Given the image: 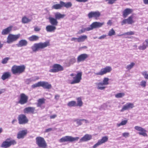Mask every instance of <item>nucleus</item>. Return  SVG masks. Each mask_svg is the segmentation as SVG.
Returning <instances> with one entry per match:
<instances>
[{
  "label": "nucleus",
  "mask_w": 148,
  "mask_h": 148,
  "mask_svg": "<svg viewBox=\"0 0 148 148\" xmlns=\"http://www.w3.org/2000/svg\"><path fill=\"white\" fill-rule=\"evenodd\" d=\"M50 45L49 41H47L44 42H40L34 44L32 47L31 48L33 52H36L40 49H42Z\"/></svg>",
  "instance_id": "1"
},
{
  "label": "nucleus",
  "mask_w": 148,
  "mask_h": 148,
  "mask_svg": "<svg viewBox=\"0 0 148 148\" xmlns=\"http://www.w3.org/2000/svg\"><path fill=\"white\" fill-rule=\"evenodd\" d=\"M25 66L24 65H14L13 66L11 69L12 73L14 75H19L24 72Z\"/></svg>",
  "instance_id": "2"
},
{
  "label": "nucleus",
  "mask_w": 148,
  "mask_h": 148,
  "mask_svg": "<svg viewBox=\"0 0 148 148\" xmlns=\"http://www.w3.org/2000/svg\"><path fill=\"white\" fill-rule=\"evenodd\" d=\"M72 5V4L71 2H68L65 3L63 1H60L59 4H54L52 7V9L56 10L60 9L64 7L66 8H71Z\"/></svg>",
  "instance_id": "3"
},
{
  "label": "nucleus",
  "mask_w": 148,
  "mask_h": 148,
  "mask_svg": "<svg viewBox=\"0 0 148 148\" xmlns=\"http://www.w3.org/2000/svg\"><path fill=\"white\" fill-rule=\"evenodd\" d=\"M36 143L38 147L42 148H46L47 144L44 138L40 136L37 137L36 138Z\"/></svg>",
  "instance_id": "4"
},
{
  "label": "nucleus",
  "mask_w": 148,
  "mask_h": 148,
  "mask_svg": "<svg viewBox=\"0 0 148 148\" xmlns=\"http://www.w3.org/2000/svg\"><path fill=\"white\" fill-rule=\"evenodd\" d=\"M79 139V137H73L71 136H65L63 137L59 140L60 143H64L66 142H73L76 141H77Z\"/></svg>",
  "instance_id": "5"
},
{
  "label": "nucleus",
  "mask_w": 148,
  "mask_h": 148,
  "mask_svg": "<svg viewBox=\"0 0 148 148\" xmlns=\"http://www.w3.org/2000/svg\"><path fill=\"white\" fill-rule=\"evenodd\" d=\"M52 68L49 71L50 72L53 73L63 71L64 69L63 67L59 64H54L52 65Z\"/></svg>",
  "instance_id": "6"
},
{
  "label": "nucleus",
  "mask_w": 148,
  "mask_h": 148,
  "mask_svg": "<svg viewBox=\"0 0 148 148\" xmlns=\"http://www.w3.org/2000/svg\"><path fill=\"white\" fill-rule=\"evenodd\" d=\"M21 35L18 34L16 35H14L10 34L7 38V42L8 43H10L16 41L20 37Z\"/></svg>",
  "instance_id": "7"
},
{
  "label": "nucleus",
  "mask_w": 148,
  "mask_h": 148,
  "mask_svg": "<svg viewBox=\"0 0 148 148\" xmlns=\"http://www.w3.org/2000/svg\"><path fill=\"white\" fill-rule=\"evenodd\" d=\"M82 72L78 73L75 76L73 77V80L70 82V83L71 84L79 83L82 79Z\"/></svg>",
  "instance_id": "8"
},
{
  "label": "nucleus",
  "mask_w": 148,
  "mask_h": 148,
  "mask_svg": "<svg viewBox=\"0 0 148 148\" xmlns=\"http://www.w3.org/2000/svg\"><path fill=\"white\" fill-rule=\"evenodd\" d=\"M18 98V103L21 105H23L27 102L28 97L25 94L22 93L20 94Z\"/></svg>",
  "instance_id": "9"
},
{
  "label": "nucleus",
  "mask_w": 148,
  "mask_h": 148,
  "mask_svg": "<svg viewBox=\"0 0 148 148\" xmlns=\"http://www.w3.org/2000/svg\"><path fill=\"white\" fill-rule=\"evenodd\" d=\"M111 67L106 66L105 67L101 69L100 71L98 73H95V75H102L107 73H109L112 71Z\"/></svg>",
  "instance_id": "10"
},
{
  "label": "nucleus",
  "mask_w": 148,
  "mask_h": 148,
  "mask_svg": "<svg viewBox=\"0 0 148 148\" xmlns=\"http://www.w3.org/2000/svg\"><path fill=\"white\" fill-rule=\"evenodd\" d=\"M18 123L20 124H25L28 123L29 120L26 116L24 114L18 115Z\"/></svg>",
  "instance_id": "11"
},
{
  "label": "nucleus",
  "mask_w": 148,
  "mask_h": 148,
  "mask_svg": "<svg viewBox=\"0 0 148 148\" xmlns=\"http://www.w3.org/2000/svg\"><path fill=\"white\" fill-rule=\"evenodd\" d=\"M101 16V13L99 11H91L89 13L88 16L89 18H92L98 19Z\"/></svg>",
  "instance_id": "12"
},
{
  "label": "nucleus",
  "mask_w": 148,
  "mask_h": 148,
  "mask_svg": "<svg viewBox=\"0 0 148 148\" xmlns=\"http://www.w3.org/2000/svg\"><path fill=\"white\" fill-rule=\"evenodd\" d=\"M104 24V22L100 23L95 22L92 23L89 27L88 30H92L93 29L99 28L101 27Z\"/></svg>",
  "instance_id": "13"
},
{
  "label": "nucleus",
  "mask_w": 148,
  "mask_h": 148,
  "mask_svg": "<svg viewBox=\"0 0 148 148\" xmlns=\"http://www.w3.org/2000/svg\"><path fill=\"white\" fill-rule=\"evenodd\" d=\"M108 140V137L107 136L103 137L102 138L99 140L98 142L95 144L92 147L93 148H96L99 145L106 142Z\"/></svg>",
  "instance_id": "14"
},
{
  "label": "nucleus",
  "mask_w": 148,
  "mask_h": 148,
  "mask_svg": "<svg viewBox=\"0 0 148 148\" xmlns=\"http://www.w3.org/2000/svg\"><path fill=\"white\" fill-rule=\"evenodd\" d=\"M134 128L137 131L139 132H138L139 135H142L144 137H147V135L146 133L147 131L144 128L138 126H135Z\"/></svg>",
  "instance_id": "15"
},
{
  "label": "nucleus",
  "mask_w": 148,
  "mask_h": 148,
  "mask_svg": "<svg viewBox=\"0 0 148 148\" xmlns=\"http://www.w3.org/2000/svg\"><path fill=\"white\" fill-rule=\"evenodd\" d=\"M133 16L132 15L130 16L126 19H124L121 23V25H123L126 23L129 24H132L134 22L133 20Z\"/></svg>",
  "instance_id": "16"
},
{
  "label": "nucleus",
  "mask_w": 148,
  "mask_h": 148,
  "mask_svg": "<svg viewBox=\"0 0 148 148\" xmlns=\"http://www.w3.org/2000/svg\"><path fill=\"white\" fill-rule=\"evenodd\" d=\"M27 133V130H23L19 131L17 134V138L18 139L23 138Z\"/></svg>",
  "instance_id": "17"
},
{
  "label": "nucleus",
  "mask_w": 148,
  "mask_h": 148,
  "mask_svg": "<svg viewBox=\"0 0 148 148\" xmlns=\"http://www.w3.org/2000/svg\"><path fill=\"white\" fill-rule=\"evenodd\" d=\"M134 107V104L132 103H127L123 106L121 110V112H123L125 110L132 108Z\"/></svg>",
  "instance_id": "18"
},
{
  "label": "nucleus",
  "mask_w": 148,
  "mask_h": 148,
  "mask_svg": "<svg viewBox=\"0 0 148 148\" xmlns=\"http://www.w3.org/2000/svg\"><path fill=\"white\" fill-rule=\"evenodd\" d=\"M88 57V55L86 53H83L79 56L77 58V62H79L85 60Z\"/></svg>",
  "instance_id": "19"
},
{
  "label": "nucleus",
  "mask_w": 148,
  "mask_h": 148,
  "mask_svg": "<svg viewBox=\"0 0 148 148\" xmlns=\"http://www.w3.org/2000/svg\"><path fill=\"white\" fill-rule=\"evenodd\" d=\"M40 86L44 88L50 89L52 87L51 84L48 82L45 81H40Z\"/></svg>",
  "instance_id": "20"
},
{
  "label": "nucleus",
  "mask_w": 148,
  "mask_h": 148,
  "mask_svg": "<svg viewBox=\"0 0 148 148\" xmlns=\"http://www.w3.org/2000/svg\"><path fill=\"white\" fill-rule=\"evenodd\" d=\"M46 99L44 98L39 99L37 101V106L38 107H40L42 109L45 108V106H42V105L45 103Z\"/></svg>",
  "instance_id": "21"
},
{
  "label": "nucleus",
  "mask_w": 148,
  "mask_h": 148,
  "mask_svg": "<svg viewBox=\"0 0 148 148\" xmlns=\"http://www.w3.org/2000/svg\"><path fill=\"white\" fill-rule=\"evenodd\" d=\"M133 11L132 9L127 8L124 10L123 12V18H126L127 16L131 14Z\"/></svg>",
  "instance_id": "22"
},
{
  "label": "nucleus",
  "mask_w": 148,
  "mask_h": 148,
  "mask_svg": "<svg viewBox=\"0 0 148 148\" xmlns=\"http://www.w3.org/2000/svg\"><path fill=\"white\" fill-rule=\"evenodd\" d=\"M92 138V136L91 135L86 134L80 139V142H86L90 140Z\"/></svg>",
  "instance_id": "23"
},
{
  "label": "nucleus",
  "mask_w": 148,
  "mask_h": 148,
  "mask_svg": "<svg viewBox=\"0 0 148 148\" xmlns=\"http://www.w3.org/2000/svg\"><path fill=\"white\" fill-rule=\"evenodd\" d=\"M35 107H29L25 108L24 110V112L25 113H31L34 114L35 110Z\"/></svg>",
  "instance_id": "24"
},
{
  "label": "nucleus",
  "mask_w": 148,
  "mask_h": 148,
  "mask_svg": "<svg viewBox=\"0 0 148 148\" xmlns=\"http://www.w3.org/2000/svg\"><path fill=\"white\" fill-rule=\"evenodd\" d=\"M12 26H10L3 29L1 32V34L2 35L8 34L12 31Z\"/></svg>",
  "instance_id": "25"
},
{
  "label": "nucleus",
  "mask_w": 148,
  "mask_h": 148,
  "mask_svg": "<svg viewBox=\"0 0 148 148\" xmlns=\"http://www.w3.org/2000/svg\"><path fill=\"white\" fill-rule=\"evenodd\" d=\"M46 29L47 32H54L56 29V26L53 25H48L46 27Z\"/></svg>",
  "instance_id": "26"
},
{
  "label": "nucleus",
  "mask_w": 148,
  "mask_h": 148,
  "mask_svg": "<svg viewBox=\"0 0 148 148\" xmlns=\"http://www.w3.org/2000/svg\"><path fill=\"white\" fill-rule=\"evenodd\" d=\"M49 21L52 25L56 26L58 25V22L55 18L50 17L49 18Z\"/></svg>",
  "instance_id": "27"
},
{
  "label": "nucleus",
  "mask_w": 148,
  "mask_h": 148,
  "mask_svg": "<svg viewBox=\"0 0 148 148\" xmlns=\"http://www.w3.org/2000/svg\"><path fill=\"white\" fill-rule=\"evenodd\" d=\"M11 76L10 73L7 72L4 73L2 75L1 78L3 80L10 78Z\"/></svg>",
  "instance_id": "28"
},
{
  "label": "nucleus",
  "mask_w": 148,
  "mask_h": 148,
  "mask_svg": "<svg viewBox=\"0 0 148 148\" xmlns=\"http://www.w3.org/2000/svg\"><path fill=\"white\" fill-rule=\"evenodd\" d=\"M10 140V138H8L6 140L3 142L1 145V147L5 148H7L10 147L9 140Z\"/></svg>",
  "instance_id": "29"
},
{
  "label": "nucleus",
  "mask_w": 148,
  "mask_h": 148,
  "mask_svg": "<svg viewBox=\"0 0 148 148\" xmlns=\"http://www.w3.org/2000/svg\"><path fill=\"white\" fill-rule=\"evenodd\" d=\"M27 44V41L25 40H21L19 41L17 44L18 47H22L26 46Z\"/></svg>",
  "instance_id": "30"
},
{
  "label": "nucleus",
  "mask_w": 148,
  "mask_h": 148,
  "mask_svg": "<svg viewBox=\"0 0 148 148\" xmlns=\"http://www.w3.org/2000/svg\"><path fill=\"white\" fill-rule=\"evenodd\" d=\"M39 37L38 36L33 35L28 38V40L30 41H36L38 40Z\"/></svg>",
  "instance_id": "31"
},
{
  "label": "nucleus",
  "mask_w": 148,
  "mask_h": 148,
  "mask_svg": "<svg viewBox=\"0 0 148 148\" xmlns=\"http://www.w3.org/2000/svg\"><path fill=\"white\" fill-rule=\"evenodd\" d=\"M65 15L64 14H61L59 12H58L55 14V18L57 20H59L63 18Z\"/></svg>",
  "instance_id": "32"
},
{
  "label": "nucleus",
  "mask_w": 148,
  "mask_h": 148,
  "mask_svg": "<svg viewBox=\"0 0 148 148\" xmlns=\"http://www.w3.org/2000/svg\"><path fill=\"white\" fill-rule=\"evenodd\" d=\"M31 21V19L25 16H23L22 18V22L24 24L28 23Z\"/></svg>",
  "instance_id": "33"
},
{
  "label": "nucleus",
  "mask_w": 148,
  "mask_h": 148,
  "mask_svg": "<svg viewBox=\"0 0 148 148\" xmlns=\"http://www.w3.org/2000/svg\"><path fill=\"white\" fill-rule=\"evenodd\" d=\"M97 88L98 89L103 90H104L106 88V87L104 86L105 85L101 82L97 83Z\"/></svg>",
  "instance_id": "34"
},
{
  "label": "nucleus",
  "mask_w": 148,
  "mask_h": 148,
  "mask_svg": "<svg viewBox=\"0 0 148 148\" xmlns=\"http://www.w3.org/2000/svg\"><path fill=\"white\" fill-rule=\"evenodd\" d=\"M87 38V36L86 35H82L79 36L78 38V42H81L84 41Z\"/></svg>",
  "instance_id": "35"
},
{
  "label": "nucleus",
  "mask_w": 148,
  "mask_h": 148,
  "mask_svg": "<svg viewBox=\"0 0 148 148\" xmlns=\"http://www.w3.org/2000/svg\"><path fill=\"white\" fill-rule=\"evenodd\" d=\"M77 103H76V106L81 107L82 106L83 103L81 97H78L76 99Z\"/></svg>",
  "instance_id": "36"
},
{
  "label": "nucleus",
  "mask_w": 148,
  "mask_h": 148,
  "mask_svg": "<svg viewBox=\"0 0 148 148\" xmlns=\"http://www.w3.org/2000/svg\"><path fill=\"white\" fill-rule=\"evenodd\" d=\"M67 106L70 107L76 106V103L75 101H71L69 102Z\"/></svg>",
  "instance_id": "37"
},
{
  "label": "nucleus",
  "mask_w": 148,
  "mask_h": 148,
  "mask_svg": "<svg viewBox=\"0 0 148 148\" xmlns=\"http://www.w3.org/2000/svg\"><path fill=\"white\" fill-rule=\"evenodd\" d=\"M89 27H86V28H83L82 29L79 30L77 32V34H81L82 33L86 31H89L90 30H88Z\"/></svg>",
  "instance_id": "38"
},
{
  "label": "nucleus",
  "mask_w": 148,
  "mask_h": 148,
  "mask_svg": "<svg viewBox=\"0 0 148 148\" xmlns=\"http://www.w3.org/2000/svg\"><path fill=\"white\" fill-rule=\"evenodd\" d=\"M127 122V120H124L121 121V123H117V126L119 127L121 125H124L126 124Z\"/></svg>",
  "instance_id": "39"
},
{
  "label": "nucleus",
  "mask_w": 148,
  "mask_h": 148,
  "mask_svg": "<svg viewBox=\"0 0 148 148\" xmlns=\"http://www.w3.org/2000/svg\"><path fill=\"white\" fill-rule=\"evenodd\" d=\"M109 79L108 77H104L102 82L105 85H107L109 84L108 81Z\"/></svg>",
  "instance_id": "40"
},
{
  "label": "nucleus",
  "mask_w": 148,
  "mask_h": 148,
  "mask_svg": "<svg viewBox=\"0 0 148 148\" xmlns=\"http://www.w3.org/2000/svg\"><path fill=\"white\" fill-rule=\"evenodd\" d=\"M135 65V64L134 62H132L130 64L127 66L126 69L128 70H130Z\"/></svg>",
  "instance_id": "41"
},
{
  "label": "nucleus",
  "mask_w": 148,
  "mask_h": 148,
  "mask_svg": "<svg viewBox=\"0 0 148 148\" xmlns=\"http://www.w3.org/2000/svg\"><path fill=\"white\" fill-rule=\"evenodd\" d=\"M115 34V32L113 29H112L110 30L108 33V36H112Z\"/></svg>",
  "instance_id": "42"
},
{
  "label": "nucleus",
  "mask_w": 148,
  "mask_h": 148,
  "mask_svg": "<svg viewBox=\"0 0 148 148\" xmlns=\"http://www.w3.org/2000/svg\"><path fill=\"white\" fill-rule=\"evenodd\" d=\"M124 93H117L115 95V97L116 98H121L125 95Z\"/></svg>",
  "instance_id": "43"
},
{
  "label": "nucleus",
  "mask_w": 148,
  "mask_h": 148,
  "mask_svg": "<svg viewBox=\"0 0 148 148\" xmlns=\"http://www.w3.org/2000/svg\"><path fill=\"white\" fill-rule=\"evenodd\" d=\"M40 87V81L38 82V83L34 84L32 86V87L33 88H35L37 87Z\"/></svg>",
  "instance_id": "44"
},
{
  "label": "nucleus",
  "mask_w": 148,
  "mask_h": 148,
  "mask_svg": "<svg viewBox=\"0 0 148 148\" xmlns=\"http://www.w3.org/2000/svg\"><path fill=\"white\" fill-rule=\"evenodd\" d=\"M9 143L10 147L11 145H15L16 143V141L14 140H11L10 138V140H9Z\"/></svg>",
  "instance_id": "45"
},
{
  "label": "nucleus",
  "mask_w": 148,
  "mask_h": 148,
  "mask_svg": "<svg viewBox=\"0 0 148 148\" xmlns=\"http://www.w3.org/2000/svg\"><path fill=\"white\" fill-rule=\"evenodd\" d=\"M9 59H10L9 57H6L2 60L1 63L3 64H5L7 63Z\"/></svg>",
  "instance_id": "46"
},
{
  "label": "nucleus",
  "mask_w": 148,
  "mask_h": 148,
  "mask_svg": "<svg viewBox=\"0 0 148 148\" xmlns=\"http://www.w3.org/2000/svg\"><path fill=\"white\" fill-rule=\"evenodd\" d=\"M147 46H148L147 45H145L144 44H143L142 46H140L138 47V49L140 50H144L146 49Z\"/></svg>",
  "instance_id": "47"
},
{
  "label": "nucleus",
  "mask_w": 148,
  "mask_h": 148,
  "mask_svg": "<svg viewBox=\"0 0 148 148\" xmlns=\"http://www.w3.org/2000/svg\"><path fill=\"white\" fill-rule=\"evenodd\" d=\"M117 0H106V1H108V4H112L114 3Z\"/></svg>",
  "instance_id": "48"
},
{
  "label": "nucleus",
  "mask_w": 148,
  "mask_h": 148,
  "mask_svg": "<svg viewBox=\"0 0 148 148\" xmlns=\"http://www.w3.org/2000/svg\"><path fill=\"white\" fill-rule=\"evenodd\" d=\"M142 74L144 76L145 79H148V74H147L146 71L143 72Z\"/></svg>",
  "instance_id": "49"
},
{
  "label": "nucleus",
  "mask_w": 148,
  "mask_h": 148,
  "mask_svg": "<svg viewBox=\"0 0 148 148\" xmlns=\"http://www.w3.org/2000/svg\"><path fill=\"white\" fill-rule=\"evenodd\" d=\"M82 121H84V120L82 119H77L76 120L77 123L78 125H82Z\"/></svg>",
  "instance_id": "50"
},
{
  "label": "nucleus",
  "mask_w": 148,
  "mask_h": 148,
  "mask_svg": "<svg viewBox=\"0 0 148 148\" xmlns=\"http://www.w3.org/2000/svg\"><path fill=\"white\" fill-rule=\"evenodd\" d=\"M134 32L132 31H130L129 32L126 33L125 34L127 35H134Z\"/></svg>",
  "instance_id": "51"
},
{
  "label": "nucleus",
  "mask_w": 148,
  "mask_h": 148,
  "mask_svg": "<svg viewBox=\"0 0 148 148\" xmlns=\"http://www.w3.org/2000/svg\"><path fill=\"white\" fill-rule=\"evenodd\" d=\"M123 136L125 137H128L129 135V134L128 133L124 132L123 133Z\"/></svg>",
  "instance_id": "52"
},
{
  "label": "nucleus",
  "mask_w": 148,
  "mask_h": 148,
  "mask_svg": "<svg viewBox=\"0 0 148 148\" xmlns=\"http://www.w3.org/2000/svg\"><path fill=\"white\" fill-rule=\"evenodd\" d=\"M141 85L144 87H145L146 85V82L145 81H142L141 83Z\"/></svg>",
  "instance_id": "53"
},
{
  "label": "nucleus",
  "mask_w": 148,
  "mask_h": 148,
  "mask_svg": "<svg viewBox=\"0 0 148 148\" xmlns=\"http://www.w3.org/2000/svg\"><path fill=\"white\" fill-rule=\"evenodd\" d=\"M32 81L30 79H27L25 81L26 84H29Z\"/></svg>",
  "instance_id": "54"
},
{
  "label": "nucleus",
  "mask_w": 148,
  "mask_h": 148,
  "mask_svg": "<svg viewBox=\"0 0 148 148\" xmlns=\"http://www.w3.org/2000/svg\"><path fill=\"white\" fill-rule=\"evenodd\" d=\"M40 29H41L38 27H34V31L35 32H39Z\"/></svg>",
  "instance_id": "55"
},
{
  "label": "nucleus",
  "mask_w": 148,
  "mask_h": 148,
  "mask_svg": "<svg viewBox=\"0 0 148 148\" xmlns=\"http://www.w3.org/2000/svg\"><path fill=\"white\" fill-rule=\"evenodd\" d=\"M106 35H103L102 36H101L100 37H99L98 38L99 39H104L105 38H106Z\"/></svg>",
  "instance_id": "56"
},
{
  "label": "nucleus",
  "mask_w": 148,
  "mask_h": 148,
  "mask_svg": "<svg viewBox=\"0 0 148 148\" xmlns=\"http://www.w3.org/2000/svg\"><path fill=\"white\" fill-rule=\"evenodd\" d=\"M71 40L72 41H74V42H78V38H71Z\"/></svg>",
  "instance_id": "57"
},
{
  "label": "nucleus",
  "mask_w": 148,
  "mask_h": 148,
  "mask_svg": "<svg viewBox=\"0 0 148 148\" xmlns=\"http://www.w3.org/2000/svg\"><path fill=\"white\" fill-rule=\"evenodd\" d=\"M57 116L56 114H54L52 115H51L50 116V119H53L56 118Z\"/></svg>",
  "instance_id": "58"
},
{
  "label": "nucleus",
  "mask_w": 148,
  "mask_h": 148,
  "mask_svg": "<svg viewBox=\"0 0 148 148\" xmlns=\"http://www.w3.org/2000/svg\"><path fill=\"white\" fill-rule=\"evenodd\" d=\"M52 130V129L51 128H50L47 129H46L45 131V132H49L51 131Z\"/></svg>",
  "instance_id": "59"
},
{
  "label": "nucleus",
  "mask_w": 148,
  "mask_h": 148,
  "mask_svg": "<svg viewBox=\"0 0 148 148\" xmlns=\"http://www.w3.org/2000/svg\"><path fill=\"white\" fill-rule=\"evenodd\" d=\"M77 2H85L87 1L88 0H75Z\"/></svg>",
  "instance_id": "60"
},
{
  "label": "nucleus",
  "mask_w": 148,
  "mask_h": 148,
  "mask_svg": "<svg viewBox=\"0 0 148 148\" xmlns=\"http://www.w3.org/2000/svg\"><path fill=\"white\" fill-rule=\"evenodd\" d=\"M108 25H111L112 24V21L110 20H109L107 23Z\"/></svg>",
  "instance_id": "61"
},
{
  "label": "nucleus",
  "mask_w": 148,
  "mask_h": 148,
  "mask_svg": "<svg viewBox=\"0 0 148 148\" xmlns=\"http://www.w3.org/2000/svg\"><path fill=\"white\" fill-rule=\"evenodd\" d=\"M5 91L4 89H0V95L4 92Z\"/></svg>",
  "instance_id": "62"
},
{
  "label": "nucleus",
  "mask_w": 148,
  "mask_h": 148,
  "mask_svg": "<svg viewBox=\"0 0 148 148\" xmlns=\"http://www.w3.org/2000/svg\"><path fill=\"white\" fill-rule=\"evenodd\" d=\"M60 97V95H55V99L56 100H58Z\"/></svg>",
  "instance_id": "63"
},
{
  "label": "nucleus",
  "mask_w": 148,
  "mask_h": 148,
  "mask_svg": "<svg viewBox=\"0 0 148 148\" xmlns=\"http://www.w3.org/2000/svg\"><path fill=\"white\" fill-rule=\"evenodd\" d=\"M143 2L145 4H148V0H143Z\"/></svg>",
  "instance_id": "64"
}]
</instances>
